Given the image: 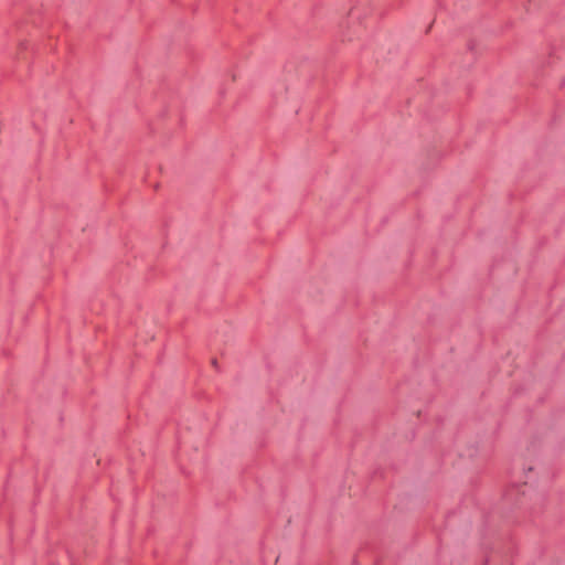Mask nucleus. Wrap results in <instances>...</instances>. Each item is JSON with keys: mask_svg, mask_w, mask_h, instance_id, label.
<instances>
[{"mask_svg": "<svg viewBox=\"0 0 565 565\" xmlns=\"http://www.w3.org/2000/svg\"><path fill=\"white\" fill-rule=\"evenodd\" d=\"M433 24L428 25V29L426 30V33H428L431 29Z\"/></svg>", "mask_w": 565, "mask_h": 565, "instance_id": "6", "label": "nucleus"}, {"mask_svg": "<svg viewBox=\"0 0 565 565\" xmlns=\"http://www.w3.org/2000/svg\"><path fill=\"white\" fill-rule=\"evenodd\" d=\"M211 364H212V366H213V367H215L217 371L220 370L218 361H217V359H216V358H213V359L211 360Z\"/></svg>", "mask_w": 565, "mask_h": 565, "instance_id": "3", "label": "nucleus"}, {"mask_svg": "<svg viewBox=\"0 0 565 565\" xmlns=\"http://www.w3.org/2000/svg\"><path fill=\"white\" fill-rule=\"evenodd\" d=\"M475 46H476V42H475L473 40H470V41L468 42V49H469L470 51H473V50H475Z\"/></svg>", "mask_w": 565, "mask_h": 565, "instance_id": "4", "label": "nucleus"}, {"mask_svg": "<svg viewBox=\"0 0 565 565\" xmlns=\"http://www.w3.org/2000/svg\"><path fill=\"white\" fill-rule=\"evenodd\" d=\"M526 486V482L509 486L503 493L504 502H507L511 508L523 507L526 503V495L523 488Z\"/></svg>", "mask_w": 565, "mask_h": 565, "instance_id": "1", "label": "nucleus"}, {"mask_svg": "<svg viewBox=\"0 0 565 565\" xmlns=\"http://www.w3.org/2000/svg\"><path fill=\"white\" fill-rule=\"evenodd\" d=\"M159 188H160V183H156V184L153 185V189H154L156 191H158V190H159Z\"/></svg>", "mask_w": 565, "mask_h": 565, "instance_id": "5", "label": "nucleus"}, {"mask_svg": "<svg viewBox=\"0 0 565 565\" xmlns=\"http://www.w3.org/2000/svg\"><path fill=\"white\" fill-rule=\"evenodd\" d=\"M29 47V41H22L19 43L18 46V56H21L22 52H24Z\"/></svg>", "mask_w": 565, "mask_h": 565, "instance_id": "2", "label": "nucleus"}, {"mask_svg": "<svg viewBox=\"0 0 565 565\" xmlns=\"http://www.w3.org/2000/svg\"><path fill=\"white\" fill-rule=\"evenodd\" d=\"M232 79L236 81V75L235 74L232 75Z\"/></svg>", "mask_w": 565, "mask_h": 565, "instance_id": "7", "label": "nucleus"}]
</instances>
